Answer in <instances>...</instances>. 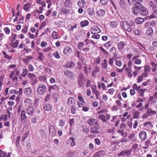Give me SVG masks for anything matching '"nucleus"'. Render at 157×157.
Instances as JSON below:
<instances>
[{"label":"nucleus","mask_w":157,"mask_h":157,"mask_svg":"<svg viewBox=\"0 0 157 157\" xmlns=\"http://www.w3.org/2000/svg\"><path fill=\"white\" fill-rule=\"evenodd\" d=\"M76 101L74 98L72 97H70L68 98L67 101V104L69 106H75V104Z\"/></svg>","instance_id":"obj_11"},{"label":"nucleus","mask_w":157,"mask_h":157,"mask_svg":"<svg viewBox=\"0 0 157 157\" xmlns=\"http://www.w3.org/2000/svg\"><path fill=\"white\" fill-rule=\"evenodd\" d=\"M135 7L139 10H141L144 6L141 3H136L135 4Z\"/></svg>","instance_id":"obj_41"},{"label":"nucleus","mask_w":157,"mask_h":157,"mask_svg":"<svg viewBox=\"0 0 157 157\" xmlns=\"http://www.w3.org/2000/svg\"><path fill=\"white\" fill-rule=\"evenodd\" d=\"M144 18L140 17H138L136 19V23L137 24H140L142 23L144 21Z\"/></svg>","instance_id":"obj_26"},{"label":"nucleus","mask_w":157,"mask_h":157,"mask_svg":"<svg viewBox=\"0 0 157 157\" xmlns=\"http://www.w3.org/2000/svg\"><path fill=\"white\" fill-rule=\"evenodd\" d=\"M24 93L25 96L28 97L32 96V90L31 87H27L24 90Z\"/></svg>","instance_id":"obj_8"},{"label":"nucleus","mask_w":157,"mask_h":157,"mask_svg":"<svg viewBox=\"0 0 157 157\" xmlns=\"http://www.w3.org/2000/svg\"><path fill=\"white\" fill-rule=\"evenodd\" d=\"M61 12L64 15H67L69 13L70 11L69 10L66 9L65 8H63L61 9Z\"/></svg>","instance_id":"obj_35"},{"label":"nucleus","mask_w":157,"mask_h":157,"mask_svg":"<svg viewBox=\"0 0 157 157\" xmlns=\"http://www.w3.org/2000/svg\"><path fill=\"white\" fill-rule=\"evenodd\" d=\"M140 13L142 16H146L148 14V11L145 7H144L140 10Z\"/></svg>","instance_id":"obj_14"},{"label":"nucleus","mask_w":157,"mask_h":157,"mask_svg":"<svg viewBox=\"0 0 157 157\" xmlns=\"http://www.w3.org/2000/svg\"><path fill=\"white\" fill-rule=\"evenodd\" d=\"M139 136L141 140L144 141L147 138L146 132L144 131L140 132L139 134Z\"/></svg>","instance_id":"obj_16"},{"label":"nucleus","mask_w":157,"mask_h":157,"mask_svg":"<svg viewBox=\"0 0 157 157\" xmlns=\"http://www.w3.org/2000/svg\"><path fill=\"white\" fill-rule=\"evenodd\" d=\"M19 42L18 40H16L13 43L12 45L14 48H16L17 47Z\"/></svg>","instance_id":"obj_52"},{"label":"nucleus","mask_w":157,"mask_h":157,"mask_svg":"<svg viewBox=\"0 0 157 157\" xmlns=\"http://www.w3.org/2000/svg\"><path fill=\"white\" fill-rule=\"evenodd\" d=\"M89 22L87 20H85L83 21H82L80 22V25L82 27H84L88 26L89 25Z\"/></svg>","instance_id":"obj_33"},{"label":"nucleus","mask_w":157,"mask_h":157,"mask_svg":"<svg viewBox=\"0 0 157 157\" xmlns=\"http://www.w3.org/2000/svg\"><path fill=\"white\" fill-rule=\"evenodd\" d=\"M34 110V108L32 105L26 107V113L29 115H32L33 114Z\"/></svg>","instance_id":"obj_10"},{"label":"nucleus","mask_w":157,"mask_h":157,"mask_svg":"<svg viewBox=\"0 0 157 157\" xmlns=\"http://www.w3.org/2000/svg\"><path fill=\"white\" fill-rule=\"evenodd\" d=\"M78 85L81 86H83L85 83V78L83 74L79 73L78 78Z\"/></svg>","instance_id":"obj_4"},{"label":"nucleus","mask_w":157,"mask_h":157,"mask_svg":"<svg viewBox=\"0 0 157 157\" xmlns=\"http://www.w3.org/2000/svg\"><path fill=\"white\" fill-rule=\"evenodd\" d=\"M53 55L56 59H59L60 58V56L57 51L53 53Z\"/></svg>","instance_id":"obj_53"},{"label":"nucleus","mask_w":157,"mask_h":157,"mask_svg":"<svg viewBox=\"0 0 157 157\" xmlns=\"http://www.w3.org/2000/svg\"><path fill=\"white\" fill-rule=\"evenodd\" d=\"M28 71L33 72L34 70V68L32 64H29L28 66Z\"/></svg>","instance_id":"obj_49"},{"label":"nucleus","mask_w":157,"mask_h":157,"mask_svg":"<svg viewBox=\"0 0 157 157\" xmlns=\"http://www.w3.org/2000/svg\"><path fill=\"white\" fill-rule=\"evenodd\" d=\"M125 71L126 73L128 75L129 77H131L132 75V69L131 67H128L125 69Z\"/></svg>","instance_id":"obj_27"},{"label":"nucleus","mask_w":157,"mask_h":157,"mask_svg":"<svg viewBox=\"0 0 157 157\" xmlns=\"http://www.w3.org/2000/svg\"><path fill=\"white\" fill-rule=\"evenodd\" d=\"M87 11L89 14L90 15H92L94 13V9L92 8H89Z\"/></svg>","instance_id":"obj_48"},{"label":"nucleus","mask_w":157,"mask_h":157,"mask_svg":"<svg viewBox=\"0 0 157 157\" xmlns=\"http://www.w3.org/2000/svg\"><path fill=\"white\" fill-rule=\"evenodd\" d=\"M52 36L53 38L56 39H58L57 33L56 31H53L52 33Z\"/></svg>","instance_id":"obj_58"},{"label":"nucleus","mask_w":157,"mask_h":157,"mask_svg":"<svg viewBox=\"0 0 157 157\" xmlns=\"http://www.w3.org/2000/svg\"><path fill=\"white\" fill-rule=\"evenodd\" d=\"M65 75L68 78H71L72 79H75V77L74 74L70 71L67 70L64 71Z\"/></svg>","instance_id":"obj_7"},{"label":"nucleus","mask_w":157,"mask_h":157,"mask_svg":"<svg viewBox=\"0 0 157 157\" xmlns=\"http://www.w3.org/2000/svg\"><path fill=\"white\" fill-rule=\"evenodd\" d=\"M98 117L100 120H101L102 122H106L105 117V115H101L99 116Z\"/></svg>","instance_id":"obj_45"},{"label":"nucleus","mask_w":157,"mask_h":157,"mask_svg":"<svg viewBox=\"0 0 157 157\" xmlns=\"http://www.w3.org/2000/svg\"><path fill=\"white\" fill-rule=\"evenodd\" d=\"M13 71H14L15 74V76L19 75L20 72V71L17 68H15Z\"/></svg>","instance_id":"obj_62"},{"label":"nucleus","mask_w":157,"mask_h":157,"mask_svg":"<svg viewBox=\"0 0 157 157\" xmlns=\"http://www.w3.org/2000/svg\"><path fill=\"white\" fill-rule=\"evenodd\" d=\"M95 121L94 119L90 118L87 121V122L90 126H92L94 125H97L96 122Z\"/></svg>","instance_id":"obj_23"},{"label":"nucleus","mask_w":157,"mask_h":157,"mask_svg":"<svg viewBox=\"0 0 157 157\" xmlns=\"http://www.w3.org/2000/svg\"><path fill=\"white\" fill-rule=\"evenodd\" d=\"M90 31L92 34H94L100 33L101 30L98 26L94 25L91 28Z\"/></svg>","instance_id":"obj_6"},{"label":"nucleus","mask_w":157,"mask_h":157,"mask_svg":"<svg viewBox=\"0 0 157 157\" xmlns=\"http://www.w3.org/2000/svg\"><path fill=\"white\" fill-rule=\"evenodd\" d=\"M47 90V87L45 84H40L38 86L37 93L40 95H43L46 92Z\"/></svg>","instance_id":"obj_2"},{"label":"nucleus","mask_w":157,"mask_h":157,"mask_svg":"<svg viewBox=\"0 0 157 157\" xmlns=\"http://www.w3.org/2000/svg\"><path fill=\"white\" fill-rule=\"evenodd\" d=\"M2 53L4 56V57L8 60H11L12 59V57L8 55L6 52L3 51Z\"/></svg>","instance_id":"obj_32"},{"label":"nucleus","mask_w":157,"mask_h":157,"mask_svg":"<svg viewBox=\"0 0 157 157\" xmlns=\"http://www.w3.org/2000/svg\"><path fill=\"white\" fill-rule=\"evenodd\" d=\"M125 45L126 44L124 42H120L117 43V48L119 50H121L124 48V47Z\"/></svg>","instance_id":"obj_17"},{"label":"nucleus","mask_w":157,"mask_h":157,"mask_svg":"<svg viewBox=\"0 0 157 157\" xmlns=\"http://www.w3.org/2000/svg\"><path fill=\"white\" fill-rule=\"evenodd\" d=\"M120 4L122 8L125 9L126 7V5L125 4L124 0H121L120 1Z\"/></svg>","instance_id":"obj_44"},{"label":"nucleus","mask_w":157,"mask_h":157,"mask_svg":"<svg viewBox=\"0 0 157 157\" xmlns=\"http://www.w3.org/2000/svg\"><path fill=\"white\" fill-rule=\"evenodd\" d=\"M97 14L100 17H102L105 14V11L104 9H100L97 12Z\"/></svg>","instance_id":"obj_22"},{"label":"nucleus","mask_w":157,"mask_h":157,"mask_svg":"<svg viewBox=\"0 0 157 157\" xmlns=\"http://www.w3.org/2000/svg\"><path fill=\"white\" fill-rule=\"evenodd\" d=\"M118 25L117 22L116 21H113L110 23V26L112 28H115Z\"/></svg>","instance_id":"obj_46"},{"label":"nucleus","mask_w":157,"mask_h":157,"mask_svg":"<svg viewBox=\"0 0 157 157\" xmlns=\"http://www.w3.org/2000/svg\"><path fill=\"white\" fill-rule=\"evenodd\" d=\"M98 152L99 155H100L101 157L103 156L106 155L105 152L103 150H101L100 151H98Z\"/></svg>","instance_id":"obj_56"},{"label":"nucleus","mask_w":157,"mask_h":157,"mask_svg":"<svg viewBox=\"0 0 157 157\" xmlns=\"http://www.w3.org/2000/svg\"><path fill=\"white\" fill-rule=\"evenodd\" d=\"M99 127L98 126H95L91 128L90 132L93 134H98L99 132L98 130Z\"/></svg>","instance_id":"obj_21"},{"label":"nucleus","mask_w":157,"mask_h":157,"mask_svg":"<svg viewBox=\"0 0 157 157\" xmlns=\"http://www.w3.org/2000/svg\"><path fill=\"white\" fill-rule=\"evenodd\" d=\"M28 26H24L23 27V28L21 30V31L23 33L25 34L28 31Z\"/></svg>","instance_id":"obj_61"},{"label":"nucleus","mask_w":157,"mask_h":157,"mask_svg":"<svg viewBox=\"0 0 157 157\" xmlns=\"http://www.w3.org/2000/svg\"><path fill=\"white\" fill-rule=\"evenodd\" d=\"M72 52V49L69 47L66 46L63 50V53L66 55L68 56Z\"/></svg>","instance_id":"obj_13"},{"label":"nucleus","mask_w":157,"mask_h":157,"mask_svg":"<svg viewBox=\"0 0 157 157\" xmlns=\"http://www.w3.org/2000/svg\"><path fill=\"white\" fill-rule=\"evenodd\" d=\"M132 115H133V118L134 119H138L139 118L140 112L138 111H136Z\"/></svg>","instance_id":"obj_40"},{"label":"nucleus","mask_w":157,"mask_h":157,"mask_svg":"<svg viewBox=\"0 0 157 157\" xmlns=\"http://www.w3.org/2000/svg\"><path fill=\"white\" fill-rule=\"evenodd\" d=\"M128 138L130 139L132 142L136 140L135 138V135L134 133H132L130 134L128 137Z\"/></svg>","instance_id":"obj_38"},{"label":"nucleus","mask_w":157,"mask_h":157,"mask_svg":"<svg viewBox=\"0 0 157 157\" xmlns=\"http://www.w3.org/2000/svg\"><path fill=\"white\" fill-rule=\"evenodd\" d=\"M121 26L122 29L128 32L132 31V28L128 22L125 19L122 20L121 22Z\"/></svg>","instance_id":"obj_1"},{"label":"nucleus","mask_w":157,"mask_h":157,"mask_svg":"<svg viewBox=\"0 0 157 157\" xmlns=\"http://www.w3.org/2000/svg\"><path fill=\"white\" fill-rule=\"evenodd\" d=\"M44 55H43V54L41 53V52H39V56L38 57V58L42 60H43L44 59Z\"/></svg>","instance_id":"obj_59"},{"label":"nucleus","mask_w":157,"mask_h":157,"mask_svg":"<svg viewBox=\"0 0 157 157\" xmlns=\"http://www.w3.org/2000/svg\"><path fill=\"white\" fill-rule=\"evenodd\" d=\"M150 68L149 66L148 65H146L145 66L144 68V72L148 73L150 71Z\"/></svg>","instance_id":"obj_57"},{"label":"nucleus","mask_w":157,"mask_h":157,"mask_svg":"<svg viewBox=\"0 0 157 157\" xmlns=\"http://www.w3.org/2000/svg\"><path fill=\"white\" fill-rule=\"evenodd\" d=\"M132 10L133 14L135 15H137L139 13V10L135 7H133L132 8Z\"/></svg>","instance_id":"obj_37"},{"label":"nucleus","mask_w":157,"mask_h":157,"mask_svg":"<svg viewBox=\"0 0 157 157\" xmlns=\"http://www.w3.org/2000/svg\"><path fill=\"white\" fill-rule=\"evenodd\" d=\"M39 80L43 82H45L47 79L46 76L44 75L43 76H40L39 77Z\"/></svg>","instance_id":"obj_42"},{"label":"nucleus","mask_w":157,"mask_h":157,"mask_svg":"<svg viewBox=\"0 0 157 157\" xmlns=\"http://www.w3.org/2000/svg\"><path fill=\"white\" fill-rule=\"evenodd\" d=\"M92 92L93 94L95 95L97 99H98L99 98V92L95 88H92Z\"/></svg>","instance_id":"obj_34"},{"label":"nucleus","mask_w":157,"mask_h":157,"mask_svg":"<svg viewBox=\"0 0 157 157\" xmlns=\"http://www.w3.org/2000/svg\"><path fill=\"white\" fill-rule=\"evenodd\" d=\"M33 57L30 56H27L25 58L23 59V63L27 65L29 62L30 60L33 59Z\"/></svg>","instance_id":"obj_18"},{"label":"nucleus","mask_w":157,"mask_h":157,"mask_svg":"<svg viewBox=\"0 0 157 157\" xmlns=\"http://www.w3.org/2000/svg\"><path fill=\"white\" fill-rule=\"evenodd\" d=\"M78 99L79 100V101H81L83 102V103H86V102L84 101V98H82L81 96L79 95L78 96Z\"/></svg>","instance_id":"obj_60"},{"label":"nucleus","mask_w":157,"mask_h":157,"mask_svg":"<svg viewBox=\"0 0 157 157\" xmlns=\"http://www.w3.org/2000/svg\"><path fill=\"white\" fill-rule=\"evenodd\" d=\"M85 4L86 2L84 0H79L77 3L78 6L80 8L83 7Z\"/></svg>","instance_id":"obj_25"},{"label":"nucleus","mask_w":157,"mask_h":157,"mask_svg":"<svg viewBox=\"0 0 157 157\" xmlns=\"http://www.w3.org/2000/svg\"><path fill=\"white\" fill-rule=\"evenodd\" d=\"M28 77L31 80L32 85L35 86L37 83L38 80L36 75L33 74L29 73L28 74Z\"/></svg>","instance_id":"obj_3"},{"label":"nucleus","mask_w":157,"mask_h":157,"mask_svg":"<svg viewBox=\"0 0 157 157\" xmlns=\"http://www.w3.org/2000/svg\"><path fill=\"white\" fill-rule=\"evenodd\" d=\"M84 44L83 42H80L78 44V48L79 49L81 50L83 48H84L83 46H84Z\"/></svg>","instance_id":"obj_64"},{"label":"nucleus","mask_w":157,"mask_h":157,"mask_svg":"<svg viewBox=\"0 0 157 157\" xmlns=\"http://www.w3.org/2000/svg\"><path fill=\"white\" fill-rule=\"evenodd\" d=\"M28 70L25 68H23L22 69V72L21 75L23 77H25L28 74Z\"/></svg>","instance_id":"obj_20"},{"label":"nucleus","mask_w":157,"mask_h":157,"mask_svg":"<svg viewBox=\"0 0 157 157\" xmlns=\"http://www.w3.org/2000/svg\"><path fill=\"white\" fill-rule=\"evenodd\" d=\"M115 64L116 65L118 66L119 67H121L122 64V63L121 60H117V59H115Z\"/></svg>","instance_id":"obj_54"},{"label":"nucleus","mask_w":157,"mask_h":157,"mask_svg":"<svg viewBox=\"0 0 157 157\" xmlns=\"http://www.w3.org/2000/svg\"><path fill=\"white\" fill-rule=\"evenodd\" d=\"M24 104L26 107L32 105V101L29 98H27L25 100Z\"/></svg>","instance_id":"obj_19"},{"label":"nucleus","mask_w":157,"mask_h":157,"mask_svg":"<svg viewBox=\"0 0 157 157\" xmlns=\"http://www.w3.org/2000/svg\"><path fill=\"white\" fill-rule=\"evenodd\" d=\"M18 91L14 89H11L9 91V93L10 94H18Z\"/></svg>","instance_id":"obj_51"},{"label":"nucleus","mask_w":157,"mask_h":157,"mask_svg":"<svg viewBox=\"0 0 157 157\" xmlns=\"http://www.w3.org/2000/svg\"><path fill=\"white\" fill-rule=\"evenodd\" d=\"M44 109L45 111H50L52 109V106L49 104H44Z\"/></svg>","instance_id":"obj_24"},{"label":"nucleus","mask_w":157,"mask_h":157,"mask_svg":"<svg viewBox=\"0 0 157 157\" xmlns=\"http://www.w3.org/2000/svg\"><path fill=\"white\" fill-rule=\"evenodd\" d=\"M103 68H106L108 66V61L106 59L103 60V63L102 64Z\"/></svg>","instance_id":"obj_50"},{"label":"nucleus","mask_w":157,"mask_h":157,"mask_svg":"<svg viewBox=\"0 0 157 157\" xmlns=\"http://www.w3.org/2000/svg\"><path fill=\"white\" fill-rule=\"evenodd\" d=\"M147 111L149 115H155L156 113V111H154L150 108H148Z\"/></svg>","instance_id":"obj_30"},{"label":"nucleus","mask_w":157,"mask_h":157,"mask_svg":"<svg viewBox=\"0 0 157 157\" xmlns=\"http://www.w3.org/2000/svg\"><path fill=\"white\" fill-rule=\"evenodd\" d=\"M148 5L151 9L155 10L157 9V5L155 4V2L151 1L148 3Z\"/></svg>","instance_id":"obj_15"},{"label":"nucleus","mask_w":157,"mask_h":157,"mask_svg":"<svg viewBox=\"0 0 157 157\" xmlns=\"http://www.w3.org/2000/svg\"><path fill=\"white\" fill-rule=\"evenodd\" d=\"M39 133L42 138H45L46 136V132L44 130L40 129L39 131Z\"/></svg>","instance_id":"obj_31"},{"label":"nucleus","mask_w":157,"mask_h":157,"mask_svg":"<svg viewBox=\"0 0 157 157\" xmlns=\"http://www.w3.org/2000/svg\"><path fill=\"white\" fill-rule=\"evenodd\" d=\"M49 132L50 134L52 136H55L56 134V128L52 125H51L49 127Z\"/></svg>","instance_id":"obj_9"},{"label":"nucleus","mask_w":157,"mask_h":157,"mask_svg":"<svg viewBox=\"0 0 157 157\" xmlns=\"http://www.w3.org/2000/svg\"><path fill=\"white\" fill-rule=\"evenodd\" d=\"M116 59L113 57L112 58H109V64L111 66H112L113 64V60Z\"/></svg>","instance_id":"obj_55"},{"label":"nucleus","mask_w":157,"mask_h":157,"mask_svg":"<svg viewBox=\"0 0 157 157\" xmlns=\"http://www.w3.org/2000/svg\"><path fill=\"white\" fill-rule=\"evenodd\" d=\"M99 49L100 51H101L105 55H107L108 54V52H107L105 50V49H104L102 47H100Z\"/></svg>","instance_id":"obj_63"},{"label":"nucleus","mask_w":157,"mask_h":157,"mask_svg":"<svg viewBox=\"0 0 157 157\" xmlns=\"http://www.w3.org/2000/svg\"><path fill=\"white\" fill-rule=\"evenodd\" d=\"M100 68L99 67L97 66H96L95 67V70L92 73V75L93 76L94 75H95V74L96 73H97L99 71Z\"/></svg>","instance_id":"obj_43"},{"label":"nucleus","mask_w":157,"mask_h":157,"mask_svg":"<svg viewBox=\"0 0 157 157\" xmlns=\"http://www.w3.org/2000/svg\"><path fill=\"white\" fill-rule=\"evenodd\" d=\"M131 149H127L121 151L118 155V156H129L131 155Z\"/></svg>","instance_id":"obj_5"},{"label":"nucleus","mask_w":157,"mask_h":157,"mask_svg":"<svg viewBox=\"0 0 157 157\" xmlns=\"http://www.w3.org/2000/svg\"><path fill=\"white\" fill-rule=\"evenodd\" d=\"M69 141L71 143V145L74 146L76 145L75 139L73 137H70L69 139Z\"/></svg>","instance_id":"obj_28"},{"label":"nucleus","mask_w":157,"mask_h":157,"mask_svg":"<svg viewBox=\"0 0 157 157\" xmlns=\"http://www.w3.org/2000/svg\"><path fill=\"white\" fill-rule=\"evenodd\" d=\"M71 3L70 0H67L64 3V6L68 8L70 6Z\"/></svg>","instance_id":"obj_47"},{"label":"nucleus","mask_w":157,"mask_h":157,"mask_svg":"<svg viewBox=\"0 0 157 157\" xmlns=\"http://www.w3.org/2000/svg\"><path fill=\"white\" fill-rule=\"evenodd\" d=\"M155 98L153 96H151L150 97L149 100L148 101V102L152 103L153 105L155 104L157 102L156 100H155Z\"/></svg>","instance_id":"obj_29"},{"label":"nucleus","mask_w":157,"mask_h":157,"mask_svg":"<svg viewBox=\"0 0 157 157\" xmlns=\"http://www.w3.org/2000/svg\"><path fill=\"white\" fill-rule=\"evenodd\" d=\"M31 4L29 3L25 4L24 6V10L25 11H28L30 8Z\"/></svg>","instance_id":"obj_36"},{"label":"nucleus","mask_w":157,"mask_h":157,"mask_svg":"<svg viewBox=\"0 0 157 157\" xmlns=\"http://www.w3.org/2000/svg\"><path fill=\"white\" fill-rule=\"evenodd\" d=\"M153 33V30L152 28H148L146 31V33L147 35H151Z\"/></svg>","instance_id":"obj_39"},{"label":"nucleus","mask_w":157,"mask_h":157,"mask_svg":"<svg viewBox=\"0 0 157 157\" xmlns=\"http://www.w3.org/2000/svg\"><path fill=\"white\" fill-rule=\"evenodd\" d=\"M27 118V117L26 115L25 111L23 110H21V121L22 122L25 123V120Z\"/></svg>","instance_id":"obj_12"}]
</instances>
